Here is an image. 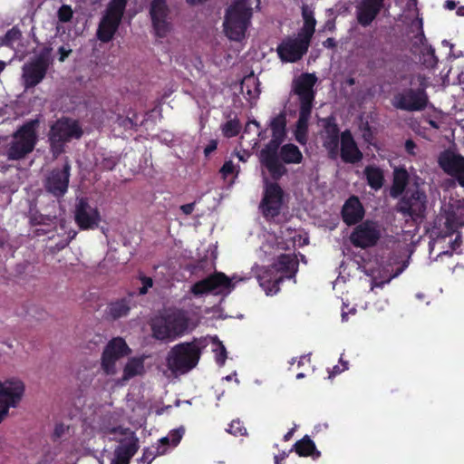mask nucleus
<instances>
[{"label": "nucleus", "instance_id": "obj_23", "mask_svg": "<svg viewBox=\"0 0 464 464\" xmlns=\"http://www.w3.org/2000/svg\"><path fill=\"white\" fill-rule=\"evenodd\" d=\"M383 5V0H360L356 6V17L362 26H368L376 18Z\"/></svg>", "mask_w": 464, "mask_h": 464}, {"label": "nucleus", "instance_id": "obj_30", "mask_svg": "<svg viewBox=\"0 0 464 464\" xmlns=\"http://www.w3.org/2000/svg\"><path fill=\"white\" fill-rule=\"evenodd\" d=\"M447 227L449 230L454 232L464 226V202L455 201L450 204L447 214Z\"/></svg>", "mask_w": 464, "mask_h": 464}, {"label": "nucleus", "instance_id": "obj_50", "mask_svg": "<svg viewBox=\"0 0 464 464\" xmlns=\"http://www.w3.org/2000/svg\"><path fill=\"white\" fill-rule=\"evenodd\" d=\"M217 149V141L212 140L208 144V146L204 150V153L206 156H208L212 151H214Z\"/></svg>", "mask_w": 464, "mask_h": 464}, {"label": "nucleus", "instance_id": "obj_24", "mask_svg": "<svg viewBox=\"0 0 464 464\" xmlns=\"http://www.w3.org/2000/svg\"><path fill=\"white\" fill-rule=\"evenodd\" d=\"M418 29V33L414 35L412 44L416 48V52L427 56L424 59V63L428 65H433L436 63L433 49L426 44V39L422 32V22L421 20H416L412 24Z\"/></svg>", "mask_w": 464, "mask_h": 464}, {"label": "nucleus", "instance_id": "obj_42", "mask_svg": "<svg viewBox=\"0 0 464 464\" xmlns=\"http://www.w3.org/2000/svg\"><path fill=\"white\" fill-rule=\"evenodd\" d=\"M227 431L234 436L246 435V429L243 426L240 420H232L228 426Z\"/></svg>", "mask_w": 464, "mask_h": 464}, {"label": "nucleus", "instance_id": "obj_36", "mask_svg": "<svg viewBox=\"0 0 464 464\" xmlns=\"http://www.w3.org/2000/svg\"><path fill=\"white\" fill-rule=\"evenodd\" d=\"M364 175L369 186L372 188L378 190L382 187L384 176L382 170L380 168L375 166H368L364 169Z\"/></svg>", "mask_w": 464, "mask_h": 464}, {"label": "nucleus", "instance_id": "obj_11", "mask_svg": "<svg viewBox=\"0 0 464 464\" xmlns=\"http://www.w3.org/2000/svg\"><path fill=\"white\" fill-rule=\"evenodd\" d=\"M126 4L127 0H110L97 30L100 41L108 43L113 38L121 22Z\"/></svg>", "mask_w": 464, "mask_h": 464}, {"label": "nucleus", "instance_id": "obj_34", "mask_svg": "<svg viewBox=\"0 0 464 464\" xmlns=\"http://www.w3.org/2000/svg\"><path fill=\"white\" fill-rule=\"evenodd\" d=\"M366 274L371 277V290L381 287L391 281L392 277L388 269L380 266L377 268H366Z\"/></svg>", "mask_w": 464, "mask_h": 464}, {"label": "nucleus", "instance_id": "obj_54", "mask_svg": "<svg viewBox=\"0 0 464 464\" xmlns=\"http://www.w3.org/2000/svg\"><path fill=\"white\" fill-rule=\"evenodd\" d=\"M59 52L61 53L60 61L63 62L65 58L69 55L70 51H66L63 47H61L59 49Z\"/></svg>", "mask_w": 464, "mask_h": 464}, {"label": "nucleus", "instance_id": "obj_7", "mask_svg": "<svg viewBox=\"0 0 464 464\" xmlns=\"http://www.w3.org/2000/svg\"><path fill=\"white\" fill-rule=\"evenodd\" d=\"M315 82L316 77L314 74L305 73L299 76L294 84L295 92L300 101L299 118L294 130V135L300 144H305L307 141L308 121L314 97L313 87Z\"/></svg>", "mask_w": 464, "mask_h": 464}, {"label": "nucleus", "instance_id": "obj_51", "mask_svg": "<svg viewBox=\"0 0 464 464\" xmlns=\"http://www.w3.org/2000/svg\"><path fill=\"white\" fill-rule=\"evenodd\" d=\"M193 209H194L193 204H186V205L181 206V210L186 215L190 214L193 211Z\"/></svg>", "mask_w": 464, "mask_h": 464}, {"label": "nucleus", "instance_id": "obj_45", "mask_svg": "<svg viewBox=\"0 0 464 464\" xmlns=\"http://www.w3.org/2000/svg\"><path fill=\"white\" fill-rule=\"evenodd\" d=\"M142 287L140 289V294L144 295L148 292V289L152 286V279L150 277L141 278Z\"/></svg>", "mask_w": 464, "mask_h": 464}, {"label": "nucleus", "instance_id": "obj_38", "mask_svg": "<svg viewBox=\"0 0 464 464\" xmlns=\"http://www.w3.org/2000/svg\"><path fill=\"white\" fill-rule=\"evenodd\" d=\"M21 38V32L15 28L11 29L8 31L5 36V39L3 40V44L6 46H10L13 49L17 48V42Z\"/></svg>", "mask_w": 464, "mask_h": 464}, {"label": "nucleus", "instance_id": "obj_47", "mask_svg": "<svg viewBox=\"0 0 464 464\" xmlns=\"http://www.w3.org/2000/svg\"><path fill=\"white\" fill-rule=\"evenodd\" d=\"M340 362L342 364V367H340L339 365H335L333 368L332 372H330V378L332 376H334L335 374L341 373L342 372L347 369V362H343L342 360H340Z\"/></svg>", "mask_w": 464, "mask_h": 464}, {"label": "nucleus", "instance_id": "obj_56", "mask_svg": "<svg viewBox=\"0 0 464 464\" xmlns=\"http://www.w3.org/2000/svg\"><path fill=\"white\" fill-rule=\"evenodd\" d=\"M304 362L309 363L310 362V356L309 355H304L298 360V366L304 364Z\"/></svg>", "mask_w": 464, "mask_h": 464}, {"label": "nucleus", "instance_id": "obj_15", "mask_svg": "<svg viewBox=\"0 0 464 464\" xmlns=\"http://www.w3.org/2000/svg\"><path fill=\"white\" fill-rule=\"evenodd\" d=\"M417 82L421 88L420 90H408L393 98L392 103L396 108L406 111H420L426 106L428 98L424 89L427 87V79L422 75H418Z\"/></svg>", "mask_w": 464, "mask_h": 464}, {"label": "nucleus", "instance_id": "obj_43", "mask_svg": "<svg viewBox=\"0 0 464 464\" xmlns=\"http://www.w3.org/2000/svg\"><path fill=\"white\" fill-rule=\"evenodd\" d=\"M72 16V10L69 5H63L58 11V18L63 23L70 21Z\"/></svg>", "mask_w": 464, "mask_h": 464}, {"label": "nucleus", "instance_id": "obj_20", "mask_svg": "<svg viewBox=\"0 0 464 464\" xmlns=\"http://www.w3.org/2000/svg\"><path fill=\"white\" fill-rule=\"evenodd\" d=\"M75 221L82 229H92L98 226L100 214L96 207L91 205L86 199L81 198L75 209Z\"/></svg>", "mask_w": 464, "mask_h": 464}, {"label": "nucleus", "instance_id": "obj_44", "mask_svg": "<svg viewBox=\"0 0 464 464\" xmlns=\"http://www.w3.org/2000/svg\"><path fill=\"white\" fill-rule=\"evenodd\" d=\"M449 244L450 246V250H444V251L440 252L439 254V256H440L442 255L451 256L452 253L455 252L460 246V244H461L460 235H459V234L456 235L455 238L453 240L450 239Z\"/></svg>", "mask_w": 464, "mask_h": 464}, {"label": "nucleus", "instance_id": "obj_17", "mask_svg": "<svg viewBox=\"0 0 464 464\" xmlns=\"http://www.w3.org/2000/svg\"><path fill=\"white\" fill-rule=\"evenodd\" d=\"M24 392L22 381L12 378L0 382V402L7 409L16 407Z\"/></svg>", "mask_w": 464, "mask_h": 464}, {"label": "nucleus", "instance_id": "obj_10", "mask_svg": "<svg viewBox=\"0 0 464 464\" xmlns=\"http://www.w3.org/2000/svg\"><path fill=\"white\" fill-rule=\"evenodd\" d=\"M246 279V277H241L237 275L229 278L223 273H216L194 284L191 287V293L195 296H201L209 293L227 295L234 289L237 283Z\"/></svg>", "mask_w": 464, "mask_h": 464}, {"label": "nucleus", "instance_id": "obj_37", "mask_svg": "<svg viewBox=\"0 0 464 464\" xmlns=\"http://www.w3.org/2000/svg\"><path fill=\"white\" fill-rule=\"evenodd\" d=\"M295 452L299 456H312L315 459L319 456V452L315 450L314 443L307 437L298 440L295 444Z\"/></svg>", "mask_w": 464, "mask_h": 464}, {"label": "nucleus", "instance_id": "obj_40", "mask_svg": "<svg viewBox=\"0 0 464 464\" xmlns=\"http://www.w3.org/2000/svg\"><path fill=\"white\" fill-rule=\"evenodd\" d=\"M240 128L238 121L231 120L222 126V131L227 137H234L239 132Z\"/></svg>", "mask_w": 464, "mask_h": 464}, {"label": "nucleus", "instance_id": "obj_27", "mask_svg": "<svg viewBox=\"0 0 464 464\" xmlns=\"http://www.w3.org/2000/svg\"><path fill=\"white\" fill-rule=\"evenodd\" d=\"M340 151L342 159L346 162L353 163L362 159V153L349 131H344L341 135Z\"/></svg>", "mask_w": 464, "mask_h": 464}, {"label": "nucleus", "instance_id": "obj_57", "mask_svg": "<svg viewBox=\"0 0 464 464\" xmlns=\"http://www.w3.org/2000/svg\"><path fill=\"white\" fill-rule=\"evenodd\" d=\"M445 6H446V8H448L449 10H453V9L456 7V4H455V2H454V1H450V0H449V1H447V2L445 3Z\"/></svg>", "mask_w": 464, "mask_h": 464}, {"label": "nucleus", "instance_id": "obj_8", "mask_svg": "<svg viewBox=\"0 0 464 464\" xmlns=\"http://www.w3.org/2000/svg\"><path fill=\"white\" fill-rule=\"evenodd\" d=\"M258 5L259 0H236L229 6L224 22V30L229 39L241 41L245 37L252 11Z\"/></svg>", "mask_w": 464, "mask_h": 464}, {"label": "nucleus", "instance_id": "obj_13", "mask_svg": "<svg viewBox=\"0 0 464 464\" xmlns=\"http://www.w3.org/2000/svg\"><path fill=\"white\" fill-rule=\"evenodd\" d=\"M82 133L77 121L73 120L63 119L56 121L51 128L49 138L53 153L60 154L65 142L79 139Z\"/></svg>", "mask_w": 464, "mask_h": 464}, {"label": "nucleus", "instance_id": "obj_29", "mask_svg": "<svg viewBox=\"0 0 464 464\" xmlns=\"http://www.w3.org/2000/svg\"><path fill=\"white\" fill-rule=\"evenodd\" d=\"M363 208L357 198H350L343 205V218L348 225L357 223L363 218Z\"/></svg>", "mask_w": 464, "mask_h": 464}, {"label": "nucleus", "instance_id": "obj_16", "mask_svg": "<svg viewBox=\"0 0 464 464\" xmlns=\"http://www.w3.org/2000/svg\"><path fill=\"white\" fill-rule=\"evenodd\" d=\"M264 181L266 186L261 208L266 217L274 218L280 212L284 193L276 183L268 182L266 177H264Z\"/></svg>", "mask_w": 464, "mask_h": 464}, {"label": "nucleus", "instance_id": "obj_32", "mask_svg": "<svg viewBox=\"0 0 464 464\" xmlns=\"http://www.w3.org/2000/svg\"><path fill=\"white\" fill-rule=\"evenodd\" d=\"M241 92L249 102H253L258 98L260 92L258 80L254 74H249L242 80Z\"/></svg>", "mask_w": 464, "mask_h": 464}, {"label": "nucleus", "instance_id": "obj_61", "mask_svg": "<svg viewBox=\"0 0 464 464\" xmlns=\"http://www.w3.org/2000/svg\"><path fill=\"white\" fill-rule=\"evenodd\" d=\"M291 435H292V432H291V431H290V432H288V433H286V434L285 435V440H289V439H290V437H291Z\"/></svg>", "mask_w": 464, "mask_h": 464}, {"label": "nucleus", "instance_id": "obj_3", "mask_svg": "<svg viewBox=\"0 0 464 464\" xmlns=\"http://www.w3.org/2000/svg\"><path fill=\"white\" fill-rule=\"evenodd\" d=\"M97 435L108 436L110 440L119 441L120 444L114 453L115 459L111 464H128L138 450V440L130 429L111 428L96 420L83 425L82 438L83 442L90 441Z\"/></svg>", "mask_w": 464, "mask_h": 464}, {"label": "nucleus", "instance_id": "obj_39", "mask_svg": "<svg viewBox=\"0 0 464 464\" xmlns=\"http://www.w3.org/2000/svg\"><path fill=\"white\" fill-rule=\"evenodd\" d=\"M239 166L234 163L233 160H227L224 163L220 172L223 179H227L230 175H233L234 178H236L239 172Z\"/></svg>", "mask_w": 464, "mask_h": 464}, {"label": "nucleus", "instance_id": "obj_33", "mask_svg": "<svg viewBox=\"0 0 464 464\" xmlns=\"http://www.w3.org/2000/svg\"><path fill=\"white\" fill-rule=\"evenodd\" d=\"M201 343L203 346L210 345L212 352L215 353V359L218 364L223 366L227 359V351L224 344L217 336H208Z\"/></svg>", "mask_w": 464, "mask_h": 464}, {"label": "nucleus", "instance_id": "obj_64", "mask_svg": "<svg viewBox=\"0 0 464 464\" xmlns=\"http://www.w3.org/2000/svg\"><path fill=\"white\" fill-rule=\"evenodd\" d=\"M417 297H418L419 299H420V298H422V297H423V295H422V294H418V295H417Z\"/></svg>", "mask_w": 464, "mask_h": 464}, {"label": "nucleus", "instance_id": "obj_22", "mask_svg": "<svg viewBox=\"0 0 464 464\" xmlns=\"http://www.w3.org/2000/svg\"><path fill=\"white\" fill-rule=\"evenodd\" d=\"M48 62L44 56H39L26 63L23 67V80L26 88L37 85L44 77Z\"/></svg>", "mask_w": 464, "mask_h": 464}, {"label": "nucleus", "instance_id": "obj_1", "mask_svg": "<svg viewBox=\"0 0 464 464\" xmlns=\"http://www.w3.org/2000/svg\"><path fill=\"white\" fill-rule=\"evenodd\" d=\"M287 238L278 241V237L275 232L265 231L260 236L262 246L260 249L265 255H276L278 254V262L274 265L272 269L268 268H256V276L259 282L260 286L265 290L267 295H273L279 290L278 284L285 276H291L297 270L296 257L290 254H280L281 250L290 249L295 246L297 242L298 245L306 244V239L301 237L296 238L295 232L286 228Z\"/></svg>", "mask_w": 464, "mask_h": 464}, {"label": "nucleus", "instance_id": "obj_41", "mask_svg": "<svg viewBox=\"0 0 464 464\" xmlns=\"http://www.w3.org/2000/svg\"><path fill=\"white\" fill-rule=\"evenodd\" d=\"M129 307L123 302L111 304L110 306V314L114 318H119L127 314Z\"/></svg>", "mask_w": 464, "mask_h": 464}, {"label": "nucleus", "instance_id": "obj_26", "mask_svg": "<svg viewBox=\"0 0 464 464\" xmlns=\"http://www.w3.org/2000/svg\"><path fill=\"white\" fill-rule=\"evenodd\" d=\"M144 372V359L142 357H132L123 366L121 377L114 379V382L116 385L123 386L130 379L140 376Z\"/></svg>", "mask_w": 464, "mask_h": 464}, {"label": "nucleus", "instance_id": "obj_49", "mask_svg": "<svg viewBox=\"0 0 464 464\" xmlns=\"http://www.w3.org/2000/svg\"><path fill=\"white\" fill-rule=\"evenodd\" d=\"M415 149H416V145L413 141L407 140L405 142V150L409 154L415 155L416 154Z\"/></svg>", "mask_w": 464, "mask_h": 464}, {"label": "nucleus", "instance_id": "obj_6", "mask_svg": "<svg viewBox=\"0 0 464 464\" xmlns=\"http://www.w3.org/2000/svg\"><path fill=\"white\" fill-rule=\"evenodd\" d=\"M188 314L181 310L167 311L155 317L151 323L152 335L158 340L173 341L195 328Z\"/></svg>", "mask_w": 464, "mask_h": 464}, {"label": "nucleus", "instance_id": "obj_2", "mask_svg": "<svg viewBox=\"0 0 464 464\" xmlns=\"http://www.w3.org/2000/svg\"><path fill=\"white\" fill-rule=\"evenodd\" d=\"M390 195L398 198L396 210L403 217L413 221L421 219L427 205V197L417 183L409 182V174L405 169L397 168L393 172V182Z\"/></svg>", "mask_w": 464, "mask_h": 464}, {"label": "nucleus", "instance_id": "obj_60", "mask_svg": "<svg viewBox=\"0 0 464 464\" xmlns=\"http://www.w3.org/2000/svg\"><path fill=\"white\" fill-rule=\"evenodd\" d=\"M304 377V374L303 372H300L296 375V379H302Z\"/></svg>", "mask_w": 464, "mask_h": 464}, {"label": "nucleus", "instance_id": "obj_28", "mask_svg": "<svg viewBox=\"0 0 464 464\" xmlns=\"http://www.w3.org/2000/svg\"><path fill=\"white\" fill-rule=\"evenodd\" d=\"M323 145L328 150L332 158H336L339 154V136L338 128L330 121H325L324 130L322 134Z\"/></svg>", "mask_w": 464, "mask_h": 464}, {"label": "nucleus", "instance_id": "obj_53", "mask_svg": "<svg viewBox=\"0 0 464 464\" xmlns=\"http://www.w3.org/2000/svg\"><path fill=\"white\" fill-rule=\"evenodd\" d=\"M323 44L326 48H333L335 46V42L333 38H328L323 43Z\"/></svg>", "mask_w": 464, "mask_h": 464}, {"label": "nucleus", "instance_id": "obj_58", "mask_svg": "<svg viewBox=\"0 0 464 464\" xmlns=\"http://www.w3.org/2000/svg\"><path fill=\"white\" fill-rule=\"evenodd\" d=\"M237 157L239 161L245 162V161H246L248 155L246 153L241 154L238 152V153H237Z\"/></svg>", "mask_w": 464, "mask_h": 464}, {"label": "nucleus", "instance_id": "obj_9", "mask_svg": "<svg viewBox=\"0 0 464 464\" xmlns=\"http://www.w3.org/2000/svg\"><path fill=\"white\" fill-rule=\"evenodd\" d=\"M201 354V343H183L175 345L167 355V366L174 374H184L195 368Z\"/></svg>", "mask_w": 464, "mask_h": 464}, {"label": "nucleus", "instance_id": "obj_12", "mask_svg": "<svg viewBox=\"0 0 464 464\" xmlns=\"http://www.w3.org/2000/svg\"><path fill=\"white\" fill-rule=\"evenodd\" d=\"M130 353V348L121 338L111 340L101 357V370L105 376L115 377L119 372L118 362Z\"/></svg>", "mask_w": 464, "mask_h": 464}, {"label": "nucleus", "instance_id": "obj_25", "mask_svg": "<svg viewBox=\"0 0 464 464\" xmlns=\"http://www.w3.org/2000/svg\"><path fill=\"white\" fill-rule=\"evenodd\" d=\"M69 181V166H64L62 170L53 171L47 179V189L55 196L65 193Z\"/></svg>", "mask_w": 464, "mask_h": 464}, {"label": "nucleus", "instance_id": "obj_19", "mask_svg": "<svg viewBox=\"0 0 464 464\" xmlns=\"http://www.w3.org/2000/svg\"><path fill=\"white\" fill-rule=\"evenodd\" d=\"M381 236L379 226L372 221H365L359 225L351 236L353 245L367 247L374 245Z\"/></svg>", "mask_w": 464, "mask_h": 464}, {"label": "nucleus", "instance_id": "obj_48", "mask_svg": "<svg viewBox=\"0 0 464 464\" xmlns=\"http://www.w3.org/2000/svg\"><path fill=\"white\" fill-rule=\"evenodd\" d=\"M67 430L68 427L64 424H57L54 429V435L59 438L63 436Z\"/></svg>", "mask_w": 464, "mask_h": 464}, {"label": "nucleus", "instance_id": "obj_35", "mask_svg": "<svg viewBox=\"0 0 464 464\" xmlns=\"http://www.w3.org/2000/svg\"><path fill=\"white\" fill-rule=\"evenodd\" d=\"M279 156L285 164H299L303 160V154L298 147L291 143L281 147Z\"/></svg>", "mask_w": 464, "mask_h": 464}, {"label": "nucleus", "instance_id": "obj_5", "mask_svg": "<svg viewBox=\"0 0 464 464\" xmlns=\"http://www.w3.org/2000/svg\"><path fill=\"white\" fill-rule=\"evenodd\" d=\"M285 116L280 113L274 117L270 121L272 130V140L261 150L259 159L273 179H280L286 173V168L279 160L278 147L285 135Z\"/></svg>", "mask_w": 464, "mask_h": 464}, {"label": "nucleus", "instance_id": "obj_63", "mask_svg": "<svg viewBox=\"0 0 464 464\" xmlns=\"http://www.w3.org/2000/svg\"><path fill=\"white\" fill-rule=\"evenodd\" d=\"M225 379L227 381H231L232 380V375H227V376L225 377Z\"/></svg>", "mask_w": 464, "mask_h": 464}, {"label": "nucleus", "instance_id": "obj_46", "mask_svg": "<svg viewBox=\"0 0 464 464\" xmlns=\"http://www.w3.org/2000/svg\"><path fill=\"white\" fill-rule=\"evenodd\" d=\"M258 130H259V124L256 121H249L246 127V131H251V130L258 131V136L261 139H264L263 132L259 131Z\"/></svg>", "mask_w": 464, "mask_h": 464}, {"label": "nucleus", "instance_id": "obj_59", "mask_svg": "<svg viewBox=\"0 0 464 464\" xmlns=\"http://www.w3.org/2000/svg\"><path fill=\"white\" fill-rule=\"evenodd\" d=\"M457 14L460 16H464V5L460 6L457 9Z\"/></svg>", "mask_w": 464, "mask_h": 464}, {"label": "nucleus", "instance_id": "obj_55", "mask_svg": "<svg viewBox=\"0 0 464 464\" xmlns=\"http://www.w3.org/2000/svg\"><path fill=\"white\" fill-rule=\"evenodd\" d=\"M355 311V309L353 307L349 310V312L345 311L344 307L343 308L342 310V319L343 321H346L347 320V314H353Z\"/></svg>", "mask_w": 464, "mask_h": 464}, {"label": "nucleus", "instance_id": "obj_31", "mask_svg": "<svg viewBox=\"0 0 464 464\" xmlns=\"http://www.w3.org/2000/svg\"><path fill=\"white\" fill-rule=\"evenodd\" d=\"M184 433V427H179L170 430L166 437H163L159 440L158 446L156 448V453L158 455H163L168 451L169 446L176 447L180 442Z\"/></svg>", "mask_w": 464, "mask_h": 464}, {"label": "nucleus", "instance_id": "obj_21", "mask_svg": "<svg viewBox=\"0 0 464 464\" xmlns=\"http://www.w3.org/2000/svg\"><path fill=\"white\" fill-rule=\"evenodd\" d=\"M439 164L445 172L456 177L464 186V157L454 151L446 150L440 155Z\"/></svg>", "mask_w": 464, "mask_h": 464}, {"label": "nucleus", "instance_id": "obj_18", "mask_svg": "<svg viewBox=\"0 0 464 464\" xmlns=\"http://www.w3.org/2000/svg\"><path fill=\"white\" fill-rule=\"evenodd\" d=\"M150 13L156 34L165 36L170 30L169 8L165 0H151Z\"/></svg>", "mask_w": 464, "mask_h": 464}, {"label": "nucleus", "instance_id": "obj_62", "mask_svg": "<svg viewBox=\"0 0 464 464\" xmlns=\"http://www.w3.org/2000/svg\"><path fill=\"white\" fill-rule=\"evenodd\" d=\"M5 68V63L0 62V72H2Z\"/></svg>", "mask_w": 464, "mask_h": 464}, {"label": "nucleus", "instance_id": "obj_4", "mask_svg": "<svg viewBox=\"0 0 464 464\" xmlns=\"http://www.w3.org/2000/svg\"><path fill=\"white\" fill-rule=\"evenodd\" d=\"M302 15L304 25L298 35L284 40L277 47V53L284 62L294 63L301 59L308 49L316 21L314 11L307 5L302 7Z\"/></svg>", "mask_w": 464, "mask_h": 464}, {"label": "nucleus", "instance_id": "obj_14", "mask_svg": "<svg viewBox=\"0 0 464 464\" xmlns=\"http://www.w3.org/2000/svg\"><path fill=\"white\" fill-rule=\"evenodd\" d=\"M35 127L36 122L31 121L17 130L8 150L10 159L19 160L34 150L36 142Z\"/></svg>", "mask_w": 464, "mask_h": 464}, {"label": "nucleus", "instance_id": "obj_52", "mask_svg": "<svg viewBox=\"0 0 464 464\" xmlns=\"http://www.w3.org/2000/svg\"><path fill=\"white\" fill-rule=\"evenodd\" d=\"M8 411L1 402H0V422L4 420V418L7 415Z\"/></svg>", "mask_w": 464, "mask_h": 464}]
</instances>
